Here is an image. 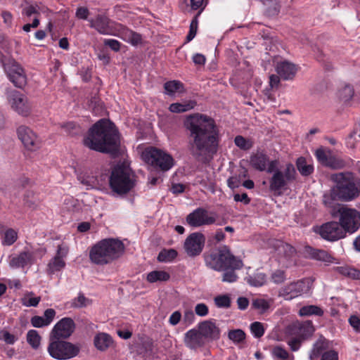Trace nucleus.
Returning a JSON list of instances; mask_svg holds the SVG:
<instances>
[{
    "instance_id": "nucleus-34",
    "label": "nucleus",
    "mask_w": 360,
    "mask_h": 360,
    "mask_svg": "<svg viewBox=\"0 0 360 360\" xmlns=\"http://www.w3.org/2000/svg\"><path fill=\"white\" fill-rule=\"evenodd\" d=\"M299 314L302 316L316 315L321 316L323 311L319 307L316 305H307L302 307L299 311Z\"/></svg>"
},
{
    "instance_id": "nucleus-61",
    "label": "nucleus",
    "mask_w": 360,
    "mask_h": 360,
    "mask_svg": "<svg viewBox=\"0 0 360 360\" xmlns=\"http://www.w3.org/2000/svg\"><path fill=\"white\" fill-rule=\"evenodd\" d=\"M321 360H338V354L335 350L325 352L322 354Z\"/></svg>"
},
{
    "instance_id": "nucleus-47",
    "label": "nucleus",
    "mask_w": 360,
    "mask_h": 360,
    "mask_svg": "<svg viewBox=\"0 0 360 360\" xmlns=\"http://www.w3.org/2000/svg\"><path fill=\"white\" fill-rule=\"evenodd\" d=\"M238 269L229 268L226 270H222L221 271H224L223 274L222 281L224 282H234L237 280V275L235 272Z\"/></svg>"
},
{
    "instance_id": "nucleus-19",
    "label": "nucleus",
    "mask_w": 360,
    "mask_h": 360,
    "mask_svg": "<svg viewBox=\"0 0 360 360\" xmlns=\"http://www.w3.org/2000/svg\"><path fill=\"white\" fill-rule=\"evenodd\" d=\"M184 342L185 345L191 349H196L205 344L204 337L198 329H191L185 333Z\"/></svg>"
},
{
    "instance_id": "nucleus-36",
    "label": "nucleus",
    "mask_w": 360,
    "mask_h": 360,
    "mask_svg": "<svg viewBox=\"0 0 360 360\" xmlns=\"http://www.w3.org/2000/svg\"><path fill=\"white\" fill-rule=\"evenodd\" d=\"M177 252L174 249L162 250L158 256L159 262H166L173 260L177 256Z\"/></svg>"
},
{
    "instance_id": "nucleus-41",
    "label": "nucleus",
    "mask_w": 360,
    "mask_h": 360,
    "mask_svg": "<svg viewBox=\"0 0 360 360\" xmlns=\"http://www.w3.org/2000/svg\"><path fill=\"white\" fill-rule=\"evenodd\" d=\"M315 154L318 161L322 165L326 167L328 165L330 157L333 155L330 151L326 152L321 148L317 149Z\"/></svg>"
},
{
    "instance_id": "nucleus-28",
    "label": "nucleus",
    "mask_w": 360,
    "mask_h": 360,
    "mask_svg": "<svg viewBox=\"0 0 360 360\" xmlns=\"http://www.w3.org/2000/svg\"><path fill=\"white\" fill-rule=\"evenodd\" d=\"M264 6V12L269 17L278 15L281 10V4L278 0H259Z\"/></svg>"
},
{
    "instance_id": "nucleus-48",
    "label": "nucleus",
    "mask_w": 360,
    "mask_h": 360,
    "mask_svg": "<svg viewBox=\"0 0 360 360\" xmlns=\"http://www.w3.org/2000/svg\"><path fill=\"white\" fill-rule=\"evenodd\" d=\"M273 356L281 360H287L289 358L288 352L280 346H276L272 349Z\"/></svg>"
},
{
    "instance_id": "nucleus-18",
    "label": "nucleus",
    "mask_w": 360,
    "mask_h": 360,
    "mask_svg": "<svg viewBox=\"0 0 360 360\" xmlns=\"http://www.w3.org/2000/svg\"><path fill=\"white\" fill-rule=\"evenodd\" d=\"M304 288L305 283L302 280L292 282L280 290L279 296L283 297L286 300H291L300 295Z\"/></svg>"
},
{
    "instance_id": "nucleus-56",
    "label": "nucleus",
    "mask_w": 360,
    "mask_h": 360,
    "mask_svg": "<svg viewBox=\"0 0 360 360\" xmlns=\"http://www.w3.org/2000/svg\"><path fill=\"white\" fill-rule=\"evenodd\" d=\"M271 280L275 283H281L285 280V272L282 270H276L271 275Z\"/></svg>"
},
{
    "instance_id": "nucleus-29",
    "label": "nucleus",
    "mask_w": 360,
    "mask_h": 360,
    "mask_svg": "<svg viewBox=\"0 0 360 360\" xmlns=\"http://www.w3.org/2000/svg\"><path fill=\"white\" fill-rule=\"evenodd\" d=\"M328 345L326 340L319 339L313 345L312 349L309 354L310 360H317L319 357L326 352Z\"/></svg>"
},
{
    "instance_id": "nucleus-1",
    "label": "nucleus",
    "mask_w": 360,
    "mask_h": 360,
    "mask_svg": "<svg viewBox=\"0 0 360 360\" xmlns=\"http://www.w3.org/2000/svg\"><path fill=\"white\" fill-rule=\"evenodd\" d=\"M184 127L187 131V150L194 160L205 162L208 156L217 152L219 130L213 118L195 113L186 117Z\"/></svg>"
},
{
    "instance_id": "nucleus-31",
    "label": "nucleus",
    "mask_w": 360,
    "mask_h": 360,
    "mask_svg": "<svg viewBox=\"0 0 360 360\" xmlns=\"http://www.w3.org/2000/svg\"><path fill=\"white\" fill-rule=\"evenodd\" d=\"M296 166L302 176H309L314 172V167L311 164H307V160L303 157H300L296 161Z\"/></svg>"
},
{
    "instance_id": "nucleus-25",
    "label": "nucleus",
    "mask_w": 360,
    "mask_h": 360,
    "mask_svg": "<svg viewBox=\"0 0 360 360\" xmlns=\"http://www.w3.org/2000/svg\"><path fill=\"white\" fill-rule=\"evenodd\" d=\"M270 162L269 157L263 152H257L252 155L250 158V165L261 172L266 171Z\"/></svg>"
},
{
    "instance_id": "nucleus-45",
    "label": "nucleus",
    "mask_w": 360,
    "mask_h": 360,
    "mask_svg": "<svg viewBox=\"0 0 360 360\" xmlns=\"http://www.w3.org/2000/svg\"><path fill=\"white\" fill-rule=\"evenodd\" d=\"M340 273L353 279H360V270L351 267H341Z\"/></svg>"
},
{
    "instance_id": "nucleus-54",
    "label": "nucleus",
    "mask_w": 360,
    "mask_h": 360,
    "mask_svg": "<svg viewBox=\"0 0 360 360\" xmlns=\"http://www.w3.org/2000/svg\"><path fill=\"white\" fill-rule=\"evenodd\" d=\"M17 240V233L13 229H8L6 231L4 236V243L6 245H11L14 243Z\"/></svg>"
},
{
    "instance_id": "nucleus-57",
    "label": "nucleus",
    "mask_w": 360,
    "mask_h": 360,
    "mask_svg": "<svg viewBox=\"0 0 360 360\" xmlns=\"http://www.w3.org/2000/svg\"><path fill=\"white\" fill-rule=\"evenodd\" d=\"M142 347L146 354H151L153 352L154 344L151 339L147 338L142 341Z\"/></svg>"
},
{
    "instance_id": "nucleus-38",
    "label": "nucleus",
    "mask_w": 360,
    "mask_h": 360,
    "mask_svg": "<svg viewBox=\"0 0 360 360\" xmlns=\"http://www.w3.org/2000/svg\"><path fill=\"white\" fill-rule=\"evenodd\" d=\"M27 342L34 349L40 345L41 337L35 330H30L27 334Z\"/></svg>"
},
{
    "instance_id": "nucleus-55",
    "label": "nucleus",
    "mask_w": 360,
    "mask_h": 360,
    "mask_svg": "<svg viewBox=\"0 0 360 360\" xmlns=\"http://www.w3.org/2000/svg\"><path fill=\"white\" fill-rule=\"evenodd\" d=\"M235 144L240 148L243 150H248L251 147V144H250L246 139L242 136H237L234 139Z\"/></svg>"
},
{
    "instance_id": "nucleus-22",
    "label": "nucleus",
    "mask_w": 360,
    "mask_h": 360,
    "mask_svg": "<svg viewBox=\"0 0 360 360\" xmlns=\"http://www.w3.org/2000/svg\"><path fill=\"white\" fill-rule=\"evenodd\" d=\"M198 330L204 339L217 340L219 338L220 330L212 321H204L199 323Z\"/></svg>"
},
{
    "instance_id": "nucleus-35",
    "label": "nucleus",
    "mask_w": 360,
    "mask_h": 360,
    "mask_svg": "<svg viewBox=\"0 0 360 360\" xmlns=\"http://www.w3.org/2000/svg\"><path fill=\"white\" fill-rule=\"evenodd\" d=\"M248 283L255 287H260L266 281V276L264 274L257 272L247 278Z\"/></svg>"
},
{
    "instance_id": "nucleus-43",
    "label": "nucleus",
    "mask_w": 360,
    "mask_h": 360,
    "mask_svg": "<svg viewBox=\"0 0 360 360\" xmlns=\"http://www.w3.org/2000/svg\"><path fill=\"white\" fill-rule=\"evenodd\" d=\"M354 94V91L353 87L350 85H345L340 91V97L344 102H347L352 98Z\"/></svg>"
},
{
    "instance_id": "nucleus-51",
    "label": "nucleus",
    "mask_w": 360,
    "mask_h": 360,
    "mask_svg": "<svg viewBox=\"0 0 360 360\" xmlns=\"http://www.w3.org/2000/svg\"><path fill=\"white\" fill-rule=\"evenodd\" d=\"M197 18L198 15L195 16L191 22L189 32L186 37L187 41H191L196 35L198 24Z\"/></svg>"
},
{
    "instance_id": "nucleus-58",
    "label": "nucleus",
    "mask_w": 360,
    "mask_h": 360,
    "mask_svg": "<svg viewBox=\"0 0 360 360\" xmlns=\"http://www.w3.org/2000/svg\"><path fill=\"white\" fill-rule=\"evenodd\" d=\"M208 307L204 303L198 304L195 307V312L200 316H205L208 314Z\"/></svg>"
},
{
    "instance_id": "nucleus-39",
    "label": "nucleus",
    "mask_w": 360,
    "mask_h": 360,
    "mask_svg": "<svg viewBox=\"0 0 360 360\" xmlns=\"http://www.w3.org/2000/svg\"><path fill=\"white\" fill-rule=\"evenodd\" d=\"M215 305L219 308H229L231 307V298L228 295H221L214 297Z\"/></svg>"
},
{
    "instance_id": "nucleus-32",
    "label": "nucleus",
    "mask_w": 360,
    "mask_h": 360,
    "mask_svg": "<svg viewBox=\"0 0 360 360\" xmlns=\"http://www.w3.org/2000/svg\"><path fill=\"white\" fill-rule=\"evenodd\" d=\"M169 274L165 271H153L147 275V281L149 283L167 281L169 279Z\"/></svg>"
},
{
    "instance_id": "nucleus-24",
    "label": "nucleus",
    "mask_w": 360,
    "mask_h": 360,
    "mask_svg": "<svg viewBox=\"0 0 360 360\" xmlns=\"http://www.w3.org/2000/svg\"><path fill=\"white\" fill-rule=\"evenodd\" d=\"M56 311L53 309H47L44 311V316H34L32 317L30 322L35 328H42L49 326L56 316Z\"/></svg>"
},
{
    "instance_id": "nucleus-33",
    "label": "nucleus",
    "mask_w": 360,
    "mask_h": 360,
    "mask_svg": "<svg viewBox=\"0 0 360 360\" xmlns=\"http://www.w3.org/2000/svg\"><path fill=\"white\" fill-rule=\"evenodd\" d=\"M196 103L193 101H190L188 102H186L185 103H172L169 105V110L172 112L179 113V112H186L189 110L193 109Z\"/></svg>"
},
{
    "instance_id": "nucleus-63",
    "label": "nucleus",
    "mask_w": 360,
    "mask_h": 360,
    "mask_svg": "<svg viewBox=\"0 0 360 360\" xmlns=\"http://www.w3.org/2000/svg\"><path fill=\"white\" fill-rule=\"evenodd\" d=\"M1 17L4 20V23L6 27H11L12 25L13 16L11 13L7 11H4L1 12Z\"/></svg>"
},
{
    "instance_id": "nucleus-62",
    "label": "nucleus",
    "mask_w": 360,
    "mask_h": 360,
    "mask_svg": "<svg viewBox=\"0 0 360 360\" xmlns=\"http://www.w3.org/2000/svg\"><path fill=\"white\" fill-rule=\"evenodd\" d=\"M104 44L109 46L112 50L118 51L120 49V43L115 39H105Z\"/></svg>"
},
{
    "instance_id": "nucleus-44",
    "label": "nucleus",
    "mask_w": 360,
    "mask_h": 360,
    "mask_svg": "<svg viewBox=\"0 0 360 360\" xmlns=\"http://www.w3.org/2000/svg\"><path fill=\"white\" fill-rule=\"evenodd\" d=\"M229 338L235 342H240L245 338V333L240 329L232 330L229 332Z\"/></svg>"
},
{
    "instance_id": "nucleus-30",
    "label": "nucleus",
    "mask_w": 360,
    "mask_h": 360,
    "mask_svg": "<svg viewBox=\"0 0 360 360\" xmlns=\"http://www.w3.org/2000/svg\"><path fill=\"white\" fill-rule=\"evenodd\" d=\"M112 340L111 337L104 333H101L98 334L94 338V345L95 347L101 351L106 350L112 344Z\"/></svg>"
},
{
    "instance_id": "nucleus-5",
    "label": "nucleus",
    "mask_w": 360,
    "mask_h": 360,
    "mask_svg": "<svg viewBox=\"0 0 360 360\" xmlns=\"http://www.w3.org/2000/svg\"><path fill=\"white\" fill-rule=\"evenodd\" d=\"M278 161L271 160L267 167L266 172L273 174L269 179V190L276 195H281L283 191L288 189V184L296 179V171L292 164L285 165L283 171L278 168Z\"/></svg>"
},
{
    "instance_id": "nucleus-49",
    "label": "nucleus",
    "mask_w": 360,
    "mask_h": 360,
    "mask_svg": "<svg viewBox=\"0 0 360 360\" xmlns=\"http://www.w3.org/2000/svg\"><path fill=\"white\" fill-rule=\"evenodd\" d=\"M63 129L70 136H76L80 133L79 127L73 122H68L62 126Z\"/></svg>"
},
{
    "instance_id": "nucleus-9",
    "label": "nucleus",
    "mask_w": 360,
    "mask_h": 360,
    "mask_svg": "<svg viewBox=\"0 0 360 360\" xmlns=\"http://www.w3.org/2000/svg\"><path fill=\"white\" fill-rule=\"evenodd\" d=\"M142 157L147 164L162 171L169 170L174 165V159L170 155L155 148L146 149Z\"/></svg>"
},
{
    "instance_id": "nucleus-17",
    "label": "nucleus",
    "mask_w": 360,
    "mask_h": 360,
    "mask_svg": "<svg viewBox=\"0 0 360 360\" xmlns=\"http://www.w3.org/2000/svg\"><path fill=\"white\" fill-rule=\"evenodd\" d=\"M8 101L12 108L19 115L25 117L30 115L31 106L25 96L14 91L10 94Z\"/></svg>"
},
{
    "instance_id": "nucleus-21",
    "label": "nucleus",
    "mask_w": 360,
    "mask_h": 360,
    "mask_svg": "<svg viewBox=\"0 0 360 360\" xmlns=\"http://www.w3.org/2000/svg\"><path fill=\"white\" fill-rule=\"evenodd\" d=\"M277 74L284 80L292 79L297 71L296 65L288 60L277 62L276 65Z\"/></svg>"
},
{
    "instance_id": "nucleus-23",
    "label": "nucleus",
    "mask_w": 360,
    "mask_h": 360,
    "mask_svg": "<svg viewBox=\"0 0 360 360\" xmlns=\"http://www.w3.org/2000/svg\"><path fill=\"white\" fill-rule=\"evenodd\" d=\"M90 27L94 28L101 34H109L110 28L109 26L110 20L105 15H97L95 18L89 20Z\"/></svg>"
},
{
    "instance_id": "nucleus-13",
    "label": "nucleus",
    "mask_w": 360,
    "mask_h": 360,
    "mask_svg": "<svg viewBox=\"0 0 360 360\" xmlns=\"http://www.w3.org/2000/svg\"><path fill=\"white\" fill-rule=\"evenodd\" d=\"M340 214V223L345 233H354L360 227V213L355 209L342 208Z\"/></svg>"
},
{
    "instance_id": "nucleus-64",
    "label": "nucleus",
    "mask_w": 360,
    "mask_h": 360,
    "mask_svg": "<svg viewBox=\"0 0 360 360\" xmlns=\"http://www.w3.org/2000/svg\"><path fill=\"white\" fill-rule=\"evenodd\" d=\"M181 314L179 311H176L172 314L169 317V322L172 326L178 324L181 320Z\"/></svg>"
},
{
    "instance_id": "nucleus-26",
    "label": "nucleus",
    "mask_w": 360,
    "mask_h": 360,
    "mask_svg": "<svg viewBox=\"0 0 360 360\" xmlns=\"http://www.w3.org/2000/svg\"><path fill=\"white\" fill-rule=\"evenodd\" d=\"M33 255L28 251H23L10 260V266L13 268L24 267L32 263Z\"/></svg>"
},
{
    "instance_id": "nucleus-11",
    "label": "nucleus",
    "mask_w": 360,
    "mask_h": 360,
    "mask_svg": "<svg viewBox=\"0 0 360 360\" xmlns=\"http://www.w3.org/2000/svg\"><path fill=\"white\" fill-rule=\"evenodd\" d=\"M314 231L323 239L328 241H336L346 236L342 226L337 221H329L321 226H315Z\"/></svg>"
},
{
    "instance_id": "nucleus-27",
    "label": "nucleus",
    "mask_w": 360,
    "mask_h": 360,
    "mask_svg": "<svg viewBox=\"0 0 360 360\" xmlns=\"http://www.w3.org/2000/svg\"><path fill=\"white\" fill-rule=\"evenodd\" d=\"M305 250L311 259L327 263H332L334 261L333 257L323 250L307 247Z\"/></svg>"
},
{
    "instance_id": "nucleus-3",
    "label": "nucleus",
    "mask_w": 360,
    "mask_h": 360,
    "mask_svg": "<svg viewBox=\"0 0 360 360\" xmlns=\"http://www.w3.org/2000/svg\"><path fill=\"white\" fill-rule=\"evenodd\" d=\"M335 184L323 195V203L328 207H333L338 200L350 202L360 195V179L349 172H339L331 175Z\"/></svg>"
},
{
    "instance_id": "nucleus-50",
    "label": "nucleus",
    "mask_w": 360,
    "mask_h": 360,
    "mask_svg": "<svg viewBox=\"0 0 360 360\" xmlns=\"http://www.w3.org/2000/svg\"><path fill=\"white\" fill-rule=\"evenodd\" d=\"M252 306L253 308L260 310L261 312H264L269 308L268 302L264 299L253 300Z\"/></svg>"
},
{
    "instance_id": "nucleus-59",
    "label": "nucleus",
    "mask_w": 360,
    "mask_h": 360,
    "mask_svg": "<svg viewBox=\"0 0 360 360\" xmlns=\"http://www.w3.org/2000/svg\"><path fill=\"white\" fill-rule=\"evenodd\" d=\"M89 13V11L86 7H78L75 15L79 19L86 20Z\"/></svg>"
},
{
    "instance_id": "nucleus-6",
    "label": "nucleus",
    "mask_w": 360,
    "mask_h": 360,
    "mask_svg": "<svg viewBox=\"0 0 360 360\" xmlns=\"http://www.w3.org/2000/svg\"><path fill=\"white\" fill-rule=\"evenodd\" d=\"M109 184L114 193L123 196L135 186V174L129 166L117 164L112 169Z\"/></svg>"
},
{
    "instance_id": "nucleus-8",
    "label": "nucleus",
    "mask_w": 360,
    "mask_h": 360,
    "mask_svg": "<svg viewBox=\"0 0 360 360\" xmlns=\"http://www.w3.org/2000/svg\"><path fill=\"white\" fill-rule=\"evenodd\" d=\"M47 351L49 355L57 360H68L77 356L80 352V346L62 339L49 338Z\"/></svg>"
},
{
    "instance_id": "nucleus-40",
    "label": "nucleus",
    "mask_w": 360,
    "mask_h": 360,
    "mask_svg": "<svg viewBox=\"0 0 360 360\" xmlns=\"http://www.w3.org/2000/svg\"><path fill=\"white\" fill-rule=\"evenodd\" d=\"M346 162L340 158L332 155L326 167L333 169H341L345 167Z\"/></svg>"
},
{
    "instance_id": "nucleus-60",
    "label": "nucleus",
    "mask_w": 360,
    "mask_h": 360,
    "mask_svg": "<svg viewBox=\"0 0 360 360\" xmlns=\"http://www.w3.org/2000/svg\"><path fill=\"white\" fill-rule=\"evenodd\" d=\"M349 323L354 330L360 333V319L357 316L352 315L349 319Z\"/></svg>"
},
{
    "instance_id": "nucleus-2",
    "label": "nucleus",
    "mask_w": 360,
    "mask_h": 360,
    "mask_svg": "<svg viewBox=\"0 0 360 360\" xmlns=\"http://www.w3.org/2000/svg\"><path fill=\"white\" fill-rule=\"evenodd\" d=\"M84 144L91 150L110 154L113 158L120 153V134L109 120L101 119L96 122L84 139Z\"/></svg>"
},
{
    "instance_id": "nucleus-46",
    "label": "nucleus",
    "mask_w": 360,
    "mask_h": 360,
    "mask_svg": "<svg viewBox=\"0 0 360 360\" xmlns=\"http://www.w3.org/2000/svg\"><path fill=\"white\" fill-rule=\"evenodd\" d=\"M250 330L253 335L257 338H261L264 333L263 324L260 322L255 321L250 325Z\"/></svg>"
},
{
    "instance_id": "nucleus-15",
    "label": "nucleus",
    "mask_w": 360,
    "mask_h": 360,
    "mask_svg": "<svg viewBox=\"0 0 360 360\" xmlns=\"http://www.w3.org/2000/svg\"><path fill=\"white\" fill-rule=\"evenodd\" d=\"M75 323L69 317L60 319L52 328L49 338L66 340L74 333Z\"/></svg>"
},
{
    "instance_id": "nucleus-52",
    "label": "nucleus",
    "mask_w": 360,
    "mask_h": 360,
    "mask_svg": "<svg viewBox=\"0 0 360 360\" xmlns=\"http://www.w3.org/2000/svg\"><path fill=\"white\" fill-rule=\"evenodd\" d=\"M313 327L309 323L301 324L299 326V335L302 337L303 339L311 335L313 333Z\"/></svg>"
},
{
    "instance_id": "nucleus-10",
    "label": "nucleus",
    "mask_w": 360,
    "mask_h": 360,
    "mask_svg": "<svg viewBox=\"0 0 360 360\" xmlns=\"http://www.w3.org/2000/svg\"><path fill=\"white\" fill-rule=\"evenodd\" d=\"M4 56L0 52V65L2 64L10 81L18 88L22 89L27 84V77L24 69L15 60H10L6 63Z\"/></svg>"
},
{
    "instance_id": "nucleus-4",
    "label": "nucleus",
    "mask_w": 360,
    "mask_h": 360,
    "mask_svg": "<svg viewBox=\"0 0 360 360\" xmlns=\"http://www.w3.org/2000/svg\"><path fill=\"white\" fill-rule=\"evenodd\" d=\"M124 252V243L115 238L103 239L94 245L89 252L92 262L98 265L110 264Z\"/></svg>"
},
{
    "instance_id": "nucleus-53",
    "label": "nucleus",
    "mask_w": 360,
    "mask_h": 360,
    "mask_svg": "<svg viewBox=\"0 0 360 360\" xmlns=\"http://www.w3.org/2000/svg\"><path fill=\"white\" fill-rule=\"evenodd\" d=\"M125 37L133 45H136L141 41V35L131 30H127L125 33Z\"/></svg>"
},
{
    "instance_id": "nucleus-7",
    "label": "nucleus",
    "mask_w": 360,
    "mask_h": 360,
    "mask_svg": "<svg viewBox=\"0 0 360 360\" xmlns=\"http://www.w3.org/2000/svg\"><path fill=\"white\" fill-rule=\"evenodd\" d=\"M206 264L211 269L221 271L229 268L240 269L243 262L235 257L226 245H223L212 252L205 258Z\"/></svg>"
},
{
    "instance_id": "nucleus-16",
    "label": "nucleus",
    "mask_w": 360,
    "mask_h": 360,
    "mask_svg": "<svg viewBox=\"0 0 360 360\" xmlns=\"http://www.w3.org/2000/svg\"><path fill=\"white\" fill-rule=\"evenodd\" d=\"M18 139L24 146L30 151H35L40 148V141L36 134L27 126H20L17 129Z\"/></svg>"
},
{
    "instance_id": "nucleus-12",
    "label": "nucleus",
    "mask_w": 360,
    "mask_h": 360,
    "mask_svg": "<svg viewBox=\"0 0 360 360\" xmlns=\"http://www.w3.org/2000/svg\"><path fill=\"white\" fill-rule=\"evenodd\" d=\"M215 216V213H209L205 208L198 207L187 215L186 221L192 227H200L214 224Z\"/></svg>"
},
{
    "instance_id": "nucleus-14",
    "label": "nucleus",
    "mask_w": 360,
    "mask_h": 360,
    "mask_svg": "<svg viewBox=\"0 0 360 360\" xmlns=\"http://www.w3.org/2000/svg\"><path fill=\"white\" fill-rule=\"evenodd\" d=\"M205 243V237L200 232L191 233L185 240L184 248L186 254L191 257L198 256L202 252Z\"/></svg>"
},
{
    "instance_id": "nucleus-20",
    "label": "nucleus",
    "mask_w": 360,
    "mask_h": 360,
    "mask_svg": "<svg viewBox=\"0 0 360 360\" xmlns=\"http://www.w3.org/2000/svg\"><path fill=\"white\" fill-rule=\"evenodd\" d=\"M67 254V248H63L61 245L58 246L56 255L48 264L47 272L49 274H53L64 268L65 262L63 259V257H65Z\"/></svg>"
},
{
    "instance_id": "nucleus-42",
    "label": "nucleus",
    "mask_w": 360,
    "mask_h": 360,
    "mask_svg": "<svg viewBox=\"0 0 360 360\" xmlns=\"http://www.w3.org/2000/svg\"><path fill=\"white\" fill-rule=\"evenodd\" d=\"M91 301L84 294L79 293L78 297L72 301L71 306L75 308H81L89 305Z\"/></svg>"
},
{
    "instance_id": "nucleus-37",
    "label": "nucleus",
    "mask_w": 360,
    "mask_h": 360,
    "mask_svg": "<svg viewBox=\"0 0 360 360\" xmlns=\"http://www.w3.org/2000/svg\"><path fill=\"white\" fill-rule=\"evenodd\" d=\"M183 88V84L176 80L169 81L164 84V89L169 95H172L175 92L180 91Z\"/></svg>"
}]
</instances>
